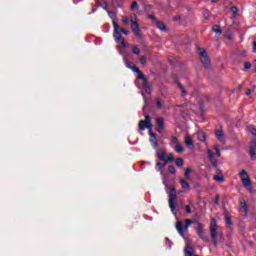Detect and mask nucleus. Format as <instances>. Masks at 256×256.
I'll return each instance as SVG.
<instances>
[{"mask_svg":"<svg viewBox=\"0 0 256 256\" xmlns=\"http://www.w3.org/2000/svg\"><path fill=\"white\" fill-rule=\"evenodd\" d=\"M163 184L166 187V190L168 192V205L171 209V211H175L177 205L175 204V201H177V189L174 188V186L167 185V182H163Z\"/></svg>","mask_w":256,"mask_h":256,"instance_id":"obj_1","label":"nucleus"},{"mask_svg":"<svg viewBox=\"0 0 256 256\" xmlns=\"http://www.w3.org/2000/svg\"><path fill=\"white\" fill-rule=\"evenodd\" d=\"M143 114L145 115V120H140L138 123V131H152L153 129V122H151V117L149 114H145V107H143Z\"/></svg>","mask_w":256,"mask_h":256,"instance_id":"obj_2","label":"nucleus"},{"mask_svg":"<svg viewBox=\"0 0 256 256\" xmlns=\"http://www.w3.org/2000/svg\"><path fill=\"white\" fill-rule=\"evenodd\" d=\"M193 223H195L194 220L186 219L185 220V225L183 226V222L177 221L176 222V229H177L179 235H181V237H185V231H187L189 229V226L193 225Z\"/></svg>","mask_w":256,"mask_h":256,"instance_id":"obj_3","label":"nucleus"},{"mask_svg":"<svg viewBox=\"0 0 256 256\" xmlns=\"http://www.w3.org/2000/svg\"><path fill=\"white\" fill-rule=\"evenodd\" d=\"M200 61L204 65L205 69H209L211 67V60L209 59V54H207V50L204 48H199Z\"/></svg>","mask_w":256,"mask_h":256,"instance_id":"obj_4","label":"nucleus"},{"mask_svg":"<svg viewBox=\"0 0 256 256\" xmlns=\"http://www.w3.org/2000/svg\"><path fill=\"white\" fill-rule=\"evenodd\" d=\"M197 226L195 228V231L198 235V237L200 239H202V241H204L205 243H207L209 241V237L207 236V234L205 233V224L200 223V222H196Z\"/></svg>","mask_w":256,"mask_h":256,"instance_id":"obj_5","label":"nucleus"},{"mask_svg":"<svg viewBox=\"0 0 256 256\" xmlns=\"http://www.w3.org/2000/svg\"><path fill=\"white\" fill-rule=\"evenodd\" d=\"M250 159L252 161H256V137L252 138V140L249 143V152Z\"/></svg>","mask_w":256,"mask_h":256,"instance_id":"obj_6","label":"nucleus"},{"mask_svg":"<svg viewBox=\"0 0 256 256\" xmlns=\"http://www.w3.org/2000/svg\"><path fill=\"white\" fill-rule=\"evenodd\" d=\"M130 26L134 35L138 39H143V34H141V29L139 28V22H137V20L132 21V23H130Z\"/></svg>","mask_w":256,"mask_h":256,"instance_id":"obj_7","label":"nucleus"},{"mask_svg":"<svg viewBox=\"0 0 256 256\" xmlns=\"http://www.w3.org/2000/svg\"><path fill=\"white\" fill-rule=\"evenodd\" d=\"M215 136L218 139V141L220 143H222V145H225V143H227V140H225V134H223V127L220 126V129L215 130Z\"/></svg>","mask_w":256,"mask_h":256,"instance_id":"obj_8","label":"nucleus"},{"mask_svg":"<svg viewBox=\"0 0 256 256\" xmlns=\"http://www.w3.org/2000/svg\"><path fill=\"white\" fill-rule=\"evenodd\" d=\"M163 129H165V119L161 117L156 118V131L158 133H163Z\"/></svg>","mask_w":256,"mask_h":256,"instance_id":"obj_9","label":"nucleus"},{"mask_svg":"<svg viewBox=\"0 0 256 256\" xmlns=\"http://www.w3.org/2000/svg\"><path fill=\"white\" fill-rule=\"evenodd\" d=\"M132 71L134 73H137V79H141L142 83H147V77L143 75V72H141V69H139L137 66L132 67Z\"/></svg>","mask_w":256,"mask_h":256,"instance_id":"obj_10","label":"nucleus"},{"mask_svg":"<svg viewBox=\"0 0 256 256\" xmlns=\"http://www.w3.org/2000/svg\"><path fill=\"white\" fill-rule=\"evenodd\" d=\"M184 255L185 256H199V255H195V248H193V246H191L190 243H187L185 245Z\"/></svg>","mask_w":256,"mask_h":256,"instance_id":"obj_11","label":"nucleus"},{"mask_svg":"<svg viewBox=\"0 0 256 256\" xmlns=\"http://www.w3.org/2000/svg\"><path fill=\"white\" fill-rule=\"evenodd\" d=\"M216 174L217 175L213 176L214 181H218V183H223V181H225V177L223 176V171H221V169L217 168Z\"/></svg>","mask_w":256,"mask_h":256,"instance_id":"obj_12","label":"nucleus"},{"mask_svg":"<svg viewBox=\"0 0 256 256\" xmlns=\"http://www.w3.org/2000/svg\"><path fill=\"white\" fill-rule=\"evenodd\" d=\"M184 142L188 149H195V145L193 144V138H191V136L187 135L184 139Z\"/></svg>","mask_w":256,"mask_h":256,"instance_id":"obj_13","label":"nucleus"},{"mask_svg":"<svg viewBox=\"0 0 256 256\" xmlns=\"http://www.w3.org/2000/svg\"><path fill=\"white\" fill-rule=\"evenodd\" d=\"M162 161H163V163L157 162L155 164L156 171H160V173H163V169H165V167H167V164H168V163H166V160H162Z\"/></svg>","mask_w":256,"mask_h":256,"instance_id":"obj_14","label":"nucleus"},{"mask_svg":"<svg viewBox=\"0 0 256 256\" xmlns=\"http://www.w3.org/2000/svg\"><path fill=\"white\" fill-rule=\"evenodd\" d=\"M156 157H157L158 161H165L167 158V151H165V150H162L161 152L157 151Z\"/></svg>","mask_w":256,"mask_h":256,"instance_id":"obj_15","label":"nucleus"},{"mask_svg":"<svg viewBox=\"0 0 256 256\" xmlns=\"http://www.w3.org/2000/svg\"><path fill=\"white\" fill-rule=\"evenodd\" d=\"M239 204H240V211H244V213H249V208L247 207V202L245 201L244 198H242L240 201H239Z\"/></svg>","mask_w":256,"mask_h":256,"instance_id":"obj_16","label":"nucleus"},{"mask_svg":"<svg viewBox=\"0 0 256 256\" xmlns=\"http://www.w3.org/2000/svg\"><path fill=\"white\" fill-rule=\"evenodd\" d=\"M142 88L146 91L147 95H151V93H153L151 86H149V82L142 83Z\"/></svg>","mask_w":256,"mask_h":256,"instance_id":"obj_17","label":"nucleus"},{"mask_svg":"<svg viewBox=\"0 0 256 256\" xmlns=\"http://www.w3.org/2000/svg\"><path fill=\"white\" fill-rule=\"evenodd\" d=\"M197 135H198V139H199L202 143H205V141H207V134H205V132H203V131H198Z\"/></svg>","mask_w":256,"mask_h":256,"instance_id":"obj_18","label":"nucleus"},{"mask_svg":"<svg viewBox=\"0 0 256 256\" xmlns=\"http://www.w3.org/2000/svg\"><path fill=\"white\" fill-rule=\"evenodd\" d=\"M210 235H211L212 239H217V226L211 225V227H210Z\"/></svg>","mask_w":256,"mask_h":256,"instance_id":"obj_19","label":"nucleus"},{"mask_svg":"<svg viewBox=\"0 0 256 256\" xmlns=\"http://www.w3.org/2000/svg\"><path fill=\"white\" fill-rule=\"evenodd\" d=\"M180 185L182 189H185V190L191 189V185L185 179H180Z\"/></svg>","mask_w":256,"mask_h":256,"instance_id":"obj_20","label":"nucleus"},{"mask_svg":"<svg viewBox=\"0 0 256 256\" xmlns=\"http://www.w3.org/2000/svg\"><path fill=\"white\" fill-rule=\"evenodd\" d=\"M241 181L244 187H251V178L249 176L242 178Z\"/></svg>","mask_w":256,"mask_h":256,"instance_id":"obj_21","label":"nucleus"},{"mask_svg":"<svg viewBox=\"0 0 256 256\" xmlns=\"http://www.w3.org/2000/svg\"><path fill=\"white\" fill-rule=\"evenodd\" d=\"M156 26L160 31H167V26H165V23L161 21H156Z\"/></svg>","mask_w":256,"mask_h":256,"instance_id":"obj_22","label":"nucleus"},{"mask_svg":"<svg viewBox=\"0 0 256 256\" xmlns=\"http://www.w3.org/2000/svg\"><path fill=\"white\" fill-rule=\"evenodd\" d=\"M114 39L115 41H117V43H119V41L123 39V36L121 35V32H119V30L114 31Z\"/></svg>","mask_w":256,"mask_h":256,"instance_id":"obj_23","label":"nucleus"},{"mask_svg":"<svg viewBox=\"0 0 256 256\" xmlns=\"http://www.w3.org/2000/svg\"><path fill=\"white\" fill-rule=\"evenodd\" d=\"M150 143L153 149H157V147H159V140H157V138H150Z\"/></svg>","mask_w":256,"mask_h":256,"instance_id":"obj_24","label":"nucleus"},{"mask_svg":"<svg viewBox=\"0 0 256 256\" xmlns=\"http://www.w3.org/2000/svg\"><path fill=\"white\" fill-rule=\"evenodd\" d=\"M174 151H176V153H183V151H185V148H183V145L181 144H176V146L174 147Z\"/></svg>","mask_w":256,"mask_h":256,"instance_id":"obj_25","label":"nucleus"},{"mask_svg":"<svg viewBox=\"0 0 256 256\" xmlns=\"http://www.w3.org/2000/svg\"><path fill=\"white\" fill-rule=\"evenodd\" d=\"M191 171H193V169H191V167L186 168V170L184 172L185 179H191Z\"/></svg>","mask_w":256,"mask_h":256,"instance_id":"obj_26","label":"nucleus"},{"mask_svg":"<svg viewBox=\"0 0 256 256\" xmlns=\"http://www.w3.org/2000/svg\"><path fill=\"white\" fill-rule=\"evenodd\" d=\"M212 31L214 33H218L219 35H221V33H223V30L221 29V26H219V25H214L212 27Z\"/></svg>","mask_w":256,"mask_h":256,"instance_id":"obj_27","label":"nucleus"},{"mask_svg":"<svg viewBox=\"0 0 256 256\" xmlns=\"http://www.w3.org/2000/svg\"><path fill=\"white\" fill-rule=\"evenodd\" d=\"M165 161L166 163H173V161H175V156L173 155V153H169Z\"/></svg>","mask_w":256,"mask_h":256,"instance_id":"obj_28","label":"nucleus"},{"mask_svg":"<svg viewBox=\"0 0 256 256\" xmlns=\"http://www.w3.org/2000/svg\"><path fill=\"white\" fill-rule=\"evenodd\" d=\"M176 167H183L185 165V160L183 158H176Z\"/></svg>","mask_w":256,"mask_h":256,"instance_id":"obj_29","label":"nucleus"},{"mask_svg":"<svg viewBox=\"0 0 256 256\" xmlns=\"http://www.w3.org/2000/svg\"><path fill=\"white\" fill-rule=\"evenodd\" d=\"M225 221H226L227 227H233V221L231 220V216L226 215L225 216Z\"/></svg>","mask_w":256,"mask_h":256,"instance_id":"obj_30","label":"nucleus"},{"mask_svg":"<svg viewBox=\"0 0 256 256\" xmlns=\"http://www.w3.org/2000/svg\"><path fill=\"white\" fill-rule=\"evenodd\" d=\"M132 53L134 55H141V49H139L136 45L132 46Z\"/></svg>","mask_w":256,"mask_h":256,"instance_id":"obj_31","label":"nucleus"},{"mask_svg":"<svg viewBox=\"0 0 256 256\" xmlns=\"http://www.w3.org/2000/svg\"><path fill=\"white\" fill-rule=\"evenodd\" d=\"M124 60H125V65H126V67H127L128 69H131V70L133 71V67H136V66L133 64V62L127 61V58H124Z\"/></svg>","mask_w":256,"mask_h":256,"instance_id":"obj_32","label":"nucleus"},{"mask_svg":"<svg viewBox=\"0 0 256 256\" xmlns=\"http://www.w3.org/2000/svg\"><path fill=\"white\" fill-rule=\"evenodd\" d=\"M138 9H139V4L137 3V1L132 2L131 6H130V10L135 11Z\"/></svg>","mask_w":256,"mask_h":256,"instance_id":"obj_33","label":"nucleus"},{"mask_svg":"<svg viewBox=\"0 0 256 256\" xmlns=\"http://www.w3.org/2000/svg\"><path fill=\"white\" fill-rule=\"evenodd\" d=\"M239 176H240V179H245L247 177H249V174H247V171L246 170H242L240 173H239Z\"/></svg>","mask_w":256,"mask_h":256,"instance_id":"obj_34","label":"nucleus"},{"mask_svg":"<svg viewBox=\"0 0 256 256\" xmlns=\"http://www.w3.org/2000/svg\"><path fill=\"white\" fill-rule=\"evenodd\" d=\"M248 131H250L251 135L256 137V128L253 125L248 126Z\"/></svg>","mask_w":256,"mask_h":256,"instance_id":"obj_35","label":"nucleus"},{"mask_svg":"<svg viewBox=\"0 0 256 256\" xmlns=\"http://www.w3.org/2000/svg\"><path fill=\"white\" fill-rule=\"evenodd\" d=\"M168 172H170L171 175H175V173H177V170L175 169V166L170 165L168 166Z\"/></svg>","mask_w":256,"mask_h":256,"instance_id":"obj_36","label":"nucleus"},{"mask_svg":"<svg viewBox=\"0 0 256 256\" xmlns=\"http://www.w3.org/2000/svg\"><path fill=\"white\" fill-rule=\"evenodd\" d=\"M156 107L157 109L163 108V103L161 102V98H156Z\"/></svg>","mask_w":256,"mask_h":256,"instance_id":"obj_37","label":"nucleus"},{"mask_svg":"<svg viewBox=\"0 0 256 256\" xmlns=\"http://www.w3.org/2000/svg\"><path fill=\"white\" fill-rule=\"evenodd\" d=\"M210 164L212 165V167L214 168V169H217V167H218V162H217V159H215V158H213L212 160H210Z\"/></svg>","mask_w":256,"mask_h":256,"instance_id":"obj_38","label":"nucleus"},{"mask_svg":"<svg viewBox=\"0 0 256 256\" xmlns=\"http://www.w3.org/2000/svg\"><path fill=\"white\" fill-rule=\"evenodd\" d=\"M208 159L209 161L215 159V153L211 150H208Z\"/></svg>","mask_w":256,"mask_h":256,"instance_id":"obj_39","label":"nucleus"},{"mask_svg":"<svg viewBox=\"0 0 256 256\" xmlns=\"http://www.w3.org/2000/svg\"><path fill=\"white\" fill-rule=\"evenodd\" d=\"M198 105H199L200 111H201L202 113H205V104L203 103V101H200V102L198 103Z\"/></svg>","mask_w":256,"mask_h":256,"instance_id":"obj_40","label":"nucleus"},{"mask_svg":"<svg viewBox=\"0 0 256 256\" xmlns=\"http://www.w3.org/2000/svg\"><path fill=\"white\" fill-rule=\"evenodd\" d=\"M231 13H233L234 15H237V13L239 12V8H237V6H232L230 8Z\"/></svg>","mask_w":256,"mask_h":256,"instance_id":"obj_41","label":"nucleus"},{"mask_svg":"<svg viewBox=\"0 0 256 256\" xmlns=\"http://www.w3.org/2000/svg\"><path fill=\"white\" fill-rule=\"evenodd\" d=\"M140 63H141V65H146L147 64V57L146 56H141L140 57Z\"/></svg>","mask_w":256,"mask_h":256,"instance_id":"obj_42","label":"nucleus"},{"mask_svg":"<svg viewBox=\"0 0 256 256\" xmlns=\"http://www.w3.org/2000/svg\"><path fill=\"white\" fill-rule=\"evenodd\" d=\"M102 9H104V11H107V13H109V2L104 1V6L102 7Z\"/></svg>","mask_w":256,"mask_h":256,"instance_id":"obj_43","label":"nucleus"},{"mask_svg":"<svg viewBox=\"0 0 256 256\" xmlns=\"http://www.w3.org/2000/svg\"><path fill=\"white\" fill-rule=\"evenodd\" d=\"M248 69H251V62L244 63V71H248Z\"/></svg>","mask_w":256,"mask_h":256,"instance_id":"obj_44","label":"nucleus"},{"mask_svg":"<svg viewBox=\"0 0 256 256\" xmlns=\"http://www.w3.org/2000/svg\"><path fill=\"white\" fill-rule=\"evenodd\" d=\"M133 21H137V14L135 13L130 15V23H133Z\"/></svg>","mask_w":256,"mask_h":256,"instance_id":"obj_45","label":"nucleus"},{"mask_svg":"<svg viewBox=\"0 0 256 256\" xmlns=\"http://www.w3.org/2000/svg\"><path fill=\"white\" fill-rule=\"evenodd\" d=\"M172 145H179V139L175 136H172Z\"/></svg>","mask_w":256,"mask_h":256,"instance_id":"obj_46","label":"nucleus"},{"mask_svg":"<svg viewBox=\"0 0 256 256\" xmlns=\"http://www.w3.org/2000/svg\"><path fill=\"white\" fill-rule=\"evenodd\" d=\"M122 22L124 23V25H128L129 24V17L122 16Z\"/></svg>","mask_w":256,"mask_h":256,"instance_id":"obj_47","label":"nucleus"},{"mask_svg":"<svg viewBox=\"0 0 256 256\" xmlns=\"http://www.w3.org/2000/svg\"><path fill=\"white\" fill-rule=\"evenodd\" d=\"M165 241H166V245H168V247H172V245H173V242L171 241V239H169V237H166L165 238Z\"/></svg>","mask_w":256,"mask_h":256,"instance_id":"obj_48","label":"nucleus"},{"mask_svg":"<svg viewBox=\"0 0 256 256\" xmlns=\"http://www.w3.org/2000/svg\"><path fill=\"white\" fill-rule=\"evenodd\" d=\"M246 189L249 191V193H251L252 195H255L256 190H255V189H253V187L248 186V187H246Z\"/></svg>","mask_w":256,"mask_h":256,"instance_id":"obj_49","label":"nucleus"},{"mask_svg":"<svg viewBox=\"0 0 256 256\" xmlns=\"http://www.w3.org/2000/svg\"><path fill=\"white\" fill-rule=\"evenodd\" d=\"M121 45H122V47H129V44H127V42L125 41V38H122L121 40Z\"/></svg>","mask_w":256,"mask_h":256,"instance_id":"obj_50","label":"nucleus"},{"mask_svg":"<svg viewBox=\"0 0 256 256\" xmlns=\"http://www.w3.org/2000/svg\"><path fill=\"white\" fill-rule=\"evenodd\" d=\"M147 18L150 19L151 21H154V23H157V18H155L154 15L149 14V15L147 16Z\"/></svg>","mask_w":256,"mask_h":256,"instance_id":"obj_51","label":"nucleus"},{"mask_svg":"<svg viewBox=\"0 0 256 256\" xmlns=\"http://www.w3.org/2000/svg\"><path fill=\"white\" fill-rule=\"evenodd\" d=\"M149 135H150L151 139H155V138H157V134H156V133H154V132H153V131H151V130H149Z\"/></svg>","mask_w":256,"mask_h":256,"instance_id":"obj_52","label":"nucleus"},{"mask_svg":"<svg viewBox=\"0 0 256 256\" xmlns=\"http://www.w3.org/2000/svg\"><path fill=\"white\" fill-rule=\"evenodd\" d=\"M185 210H186V213H188V214L193 213V211H191V206H189V205L185 206Z\"/></svg>","mask_w":256,"mask_h":256,"instance_id":"obj_53","label":"nucleus"},{"mask_svg":"<svg viewBox=\"0 0 256 256\" xmlns=\"http://www.w3.org/2000/svg\"><path fill=\"white\" fill-rule=\"evenodd\" d=\"M113 27L114 31H119V24H117V22L113 21Z\"/></svg>","mask_w":256,"mask_h":256,"instance_id":"obj_54","label":"nucleus"},{"mask_svg":"<svg viewBox=\"0 0 256 256\" xmlns=\"http://www.w3.org/2000/svg\"><path fill=\"white\" fill-rule=\"evenodd\" d=\"M107 13H108L109 17H111V19H113V17H115V15H116L115 11H111V10L108 11Z\"/></svg>","mask_w":256,"mask_h":256,"instance_id":"obj_55","label":"nucleus"},{"mask_svg":"<svg viewBox=\"0 0 256 256\" xmlns=\"http://www.w3.org/2000/svg\"><path fill=\"white\" fill-rule=\"evenodd\" d=\"M219 194H216V198L214 200V205H219Z\"/></svg>","mask_w":256,"mask_h":256,"instance_id":"obj_56","label":"nucleus"},{"mask_svg":"<svg viewBox=\"0 0 256 256\" xmlns=\"http://www.w3.org/2000/svg\"><path fill=\"white\" fill-rule=\"evenodd\" d=\"M121 29V31H122V33L124 34V35H129V30H127V29H125V28H120Z\"/></svg>","mask_w":256,"mask_h":256,"instance_id":"obj_57","label":"nucleus"},{"mask_svg":"<svg viewBox=\"0 0 256 256\" xmlns=\"http://www.w3.org/2000/svg\"><path fill=\"white\" fill-rule=\"evenodd\" d=\"M97 5H98L99 7H104V6H105L104 2H101V1H99V0H97Z\"/></svg>","mask_w":256,"mask_h":256,"instance_id":"obj_58","label":"nucleus"},{"mask_svg":"<svg viewBox=\"0 0 256 256\" xmlns=\"http://www.w3.org/2000/svg\"><path fill=\"white\" fill-rule=\"evenodd\" d=\"M181 91H182V97H186L187 96V90H185V88H183Z\"/></svg>","mask_w":256,"mask_h":256,"instance_id":"obj_59","label":"nucleus"},{"mask_svg":"<svg viewBox=\"0 0 256 256\" xmlns=\"http://www.w3.org/2000/svg\"><path fill=\"white\" fill-rule=\"evenodd\" d=\"M178 89H180V91L185 89V87H183V84H181V82H178Z\"/></svg>","mask_w":256,"mask_h":256,"instance_id":"obj_60","label":"nucleus"},{"mask_svg":"<svg viewBox=\"0 0 256 256\" xmlns=\"http://www.w3.org/2000/svg\"><path fill=\"white\" fill-rule=\"evenodd\" d=\"M252 51H253V53H256V41L253 42Z\"/></svg>","mask_w":256,"mask_h":256,"instance_id":"obj_61","label":"nucleus"},{"mask_svg":"<svg viewBox=\"0 0 256 256\" xmlns=\"http://www.w3.org/2000/svg\"><path fill=\"white\" fill-rule=\"evenodd\" d=\"M214 247H217V238H212Z\"/></svg>","mask_w":256,"mask_h":256,"instance_id":"obj_62","label":"nucleus"},{"mask_svg":"<svg viewBox=\"0 0 256 256\" xmlns=\"http://www.w3.org/2000/svg\"><path fill=\"white\" fill-rule=\"evenodd\" d=\"M174 21H181V16H179V15H178V16H175V17H174Z\"/></svg>","mask_w":256,"mask_h":256,"instance_id":"obj_63","label":"nucleus"},{"mask_svg":"<svg viewBox=\"0 0 256 256\" xmlns=\"http://www.w3.org/2000/svg\"><path fill=\"white\" fill-rule=\"evenodd\" d=\"M246 95H251V89L246 90Z\"/></svg>","mask_w":256,"mask_h":256,"instance_id":"obj_64","label":"nucleus"}]
</instances>
